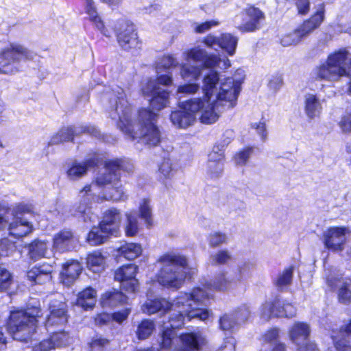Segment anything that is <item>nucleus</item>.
<instances>
[{"mask_svg":"<svg viewBox=\"0 0 351 351\" xmlns=\"http://www.w3.org/2000/svg\"><path fill=\"white\" fill-rule=\"evenodd\" d=\"M160 179H171L175 174L172 163L169 159L165 160L159 167Z\"/></svg>","mask_w":351,"mask_h":351,"instance_id":"51","label":"nucleus"},{"mask_svg":"<svg viewBox=\"0 0 351 351\" xmlns=\"http://www.w3.org/2000/svg\"><path fill=\"white\" fill-rule=\"evenodd\" d=\"M219 23L216 21H209L201 24H195L194 27L195 32L199 34L204 33L208 31L213 27L218 25Z\"/></svg>","mask_w":351,"mask_h":351,"instance_id":"63","label":"nucleus"},{"mask_svg":"<svg viewBox=\"0 0 351 351\" xmlns=\"http://www.w3.org/2000/svg\"><path fill=\"white\" fill-rule=\"evenodd\" d=\"M237 43V37L231 34L226 33L220 36V48L225 50L230 56L234 54Z\"/></svg>","mask_w":351,"mask_h":351,"instance_id":"41","label":"nucleus"},{"mask_svg":"<svg viewBox=\"0 0 351 351\" xmlns=\"http://www.w3.org/2000/svg\"><path fill=\"white\" fill-rule=\"evenodd\" d=\"M114 31L117 41L123 49L129 51L139 48L140 43L132 23L123 19L120 20L117 22Z\"/></svg>","mask_w":351,"mask_h":351,"instance_id":"11","label":"nucleus"},{"mask_svg":"<svg viewBox=\"0 0 351 351\" xmlns=\"http://www.w3.org/2000/svg\"><path fill=\"white\" fill-rule=\"evenodd\" d=\"M351 53L346 49H340L330 54L326 60L317 66L313 71L316 80L337 82L350 74Z\"/></svg>","mask_w":351,"mask_h":351,"instance_id":"6","label":"nucleus"},{"mask_svg":"<svg viewBox=\"0 0 351 351\" xmlns=\"http://www.w3.org/2000/svg\"><path fill=\"white\" fill-rule=\"evenodd\" d=\"M96 296V291L91 287H88L79 293L77 299V305L86 311L90 310L95 305Z\"/></svg>","mask_w":351,"mask_h":351,"instance_id":"32","label":"nucleus"},{"mask_svg":"<svg viewBox=\"0 0 351 351\" xmlns=\"http://www.w3.org/2000/svg\"><path fill=\"white\" fill-rule=\"evenodd\" d=\"M121 215L120 211L114 208L106 210L103 219L99 223L105 232H110L111 235L117 237L120 228Z\"/></svg>","mask_w":351,"mask_h":351,"instance_id":"20","label":"nucleus"},{"mask_svg":"<svg viewBox=\"0 0 351 351\" xmlns=\"http://www.w3.org/2000/svg\"><path fill=\"white\" fill-rule=\"evenodd\" d=\"M304 105L305 114L311 119L319 117L322 112V101L316 95L306 93L304 97Z\"/></svg>","mask_w":351,"mask_h":351,"instance_id":"27","label":"nucleus"},{"mask_svg":"<svg viewBox=\"0 0 351 351\" xmlns=\"http://www.w3.org/2000/svg\"><path fill=\"white\" fill-rule=\"evenodd\" d=\"M140 216L145 223L148 226L152 223V209L150 205V201L148 199H144L139 206Z\"/></svg>","mask_w":351,"mask_h":351,"instance_id":"49","label":"nucleus"},{"mask_svg":"<svg viewBox=\"0 0 351 351\" xmlns=\"http://www.w3.org/2000/svg\"><path fill=\"white\" fill-rule=\"evenodd\" d=\"M75 239L71 230H63L53 237V249L59 252L71 250L74 247Z\"/></svg>","mask_w":351,"mask_h":351,"instance_id":"25","label":"nucleus"},{"mask_svg":"<svg viewBox=\"0 0 351 351\" xmlns=\"http://www.w3.org/2000/svg\"><path fill=\"white\" fill-rule=\"evenodd\" d=\"M127 300V296L121 291H108L101 295L100 304L103 307L112 308L118 304L126 303Z\"/></svg>","mask_w":351,"mask_h":351,"instance_id":"31","label":"nucleus"},{"mask_svg":"<svg viewBox=\"0 0 351 351\" xmlns=\"http://www.w3.org/2000/svg\"><path fill=\"white\" fill-rule=\"evenodd\" d=\"M126 221L124 226L125 232L127 237H134L139 231V223L137 215L134 211H130L125 214Z\"/></svg>","mask_w":351,"mask_h":351,"instance_id":"39","label":"nucleus"},{"mask_svg":"<svg viewBox=\"0 0 351 351\" xmlns=\"http://www.w3.org/2000/svg\"><path fill=\"white\" fill-rule=\"evenodd\" d=\"M111 235L110 232H105L102 230L100 224L98 227H93L89 232L86 241L92 246H96L104 243L108 237Z\"/></svg>","mask_w":351,"mask_h":351,"instance_id":"36","label":"nucleus"},{"mask_svg":"<svg viewBox=\"0 0 351 351\" xmlns=\"http://www.w3.org/2000/svg\"><path fill=\"white\" fill-rule=\"evenodd\" d=\"M40 309L35 308L32 312L15 311L10 313L8 323V330L13 339L25 341L36 332L37 317L40 316Z\"/></svg>","mask_w":351,"mask_h":351,"instance_id":"9","label":"nucleus"},{"mask_svg":"<svg viewBox=\"0 0 351 351\" xmlns=\"http://www.w3.org/2000/svg\"><path fill=\"white\" fill-rule=\"evenodd\" d=\"M252 151L253 149L252 147H247L238 153L234 157L236 164L239 165H245L250 157Z\"/></svg>","mask_w":351,"mask_h":351,"instance_id":"59","label":"nucleus"},{"mask_svg":"<svg viewBox=\"0 0 351 351\" xmlns=\"http://www.w3.org/2000/svg\"><path fill=\"white\" fill-rule=\"evenodd\" d=\"M95 185L94 183L86 185L80 191L78 194L79 203L77 205H75V211L73 213L74 215L86 214L89 210L90 206L95 199L93 189Z\"/></svg>","mask_w":351,"mask_h":351,"instance_id":"23","label":"nucleus"},{"mask_svg":"<svg viewBox=\"0 0 351 351\" xmlns=\"http://www.w3.org/2000/svg\"><path fill=\"white\" fill-rule=\"evenodd\" d=\"M82 271V266L78 261H70L63 266L62 271V282L69 286L77 278Z\"/></svg>","mask_w":351,"mask_h":351,"instance_id":"29","label":"nucleus"},{"mask_svg":"<svg viewBox=\"0 0 351 351\" xmlns=\"http://www.w3.org/2000/svg\"><path fill=\"white\" fill-rule=\"evenodd\" d=\"M65 337L66 335L63 333L54 332L50 339L41 341L38 349L40 351H49L56 347L61 346L63 342L60 341V339Z\"/></svg>","mask_w":351,"mask_h":351,"instance_id":"43","label":"nucleus"},{"mask_svg":"<svg viewBox=\"0 0 351 351\" xmlns=\"http://www.w3.org/2000/svg\"><path fill=\"white\" fill-rule=\"evenodd\" d=\"M158 263L160 265L156 276L158 282L164 287L180 288L189 269L186 256L177 253L165 254L159 258Z\"/></svg>","mask_w":351,"mask_h":351,"instance_id":"4","label":"nucleus"},{"mask_svg":"<svg viewBox=\"0 0 351 351\" xmlns=\"http://www.w3.org/2000/svg\"><path fill=\"white\" fill-rule=\"evenodd\" d=\"M202 66L208 69H227L230 66V62L226 57L221 58L216 55H208L207 53Z\"/></svg>","mask_w":351,"mask_h":351,"instance_id":"37","label":"nucleus"},{"mask_svg":"<svg viewBox=\"0 0 351 351\" xmlns=\"http://www.w3.org/2000/svg\"><path fill=\"white\" fill-rule=\"evenodd\" d=\"M109 180H106L105 175L97 176L96 184L98 186L109 185L104 193L103 199L112 201H124L127 199L122 184L119 180V175L109 174Z\"/></svg>","mask_w":351,"mask_h":351,"instance_id":"14","label":"nucleus"},{"mask_svg":"<svg viewBox=\"0 0 351 351\" xmlns=\"http://www.w3.org/2000/svg\"><path fill=\"white\" fill-rule=\"evenodd\" d=\"M200 86L197 83H189L180 85L178 87L177 94H183L186 95H194L198 92Z\"/></svg>","mask_w":351,"mask_h":351,"instance_id":"55","label":"nucleus"},{"mask_svg":"<svg viewBox=\"0 0 351 351\" xmlns=\"http://www.w3.org/2000/svg\"><path fill=\"white\" fill-rule=\"evenodd\" d=\"M350 234L348 228L333 227L326 230L323 234L325 247L333 252L341 251L346 241V235Z\"/></svg>","mask_w":351,"mask_h":351,"instance_id":"16","label":"nucleus"},{"mask_svg":"<svg viewBox=\"0 0 351 351\" xmlns=\"http://www.w3.org/2000/svg\"><path fill=\"white\" fill-rule=\"evenodd\" d=\"M155 328L154 323L149 319L143 320L138 326L136 334L139 339L148 338Z\"/></svg>","mask_w":351,"mask_h":351,"instance_id":"47","label":"nucleus"},{"mask_svg":"<svg viewBox=\"0 0 351 351\" xmlns=\"http://www.w3.org/2000/svg\"><path fill=\"white\" fill-rule=\"evenodd\" d=\"M241 82L232 77H227L219 82V75L215 71H210L202 78V90L204 96L205 108H209L217 114L216 121L226 109H230L237 105L241 91Z\"/></svg>","mask_w":351,"mask_h":351,"instance_id":"3","label":"nucleus"},{"mask_svg":"<svg viewBox=\"0 0 351 351\" xmlns=\"http://www.w3.org/2000/svg\"><path fill=\"white\" fill-rule=\"evenodd\" d=\"M206 50L199 47H195L184 51L183 57L187 61L193 60L196 62H204V59L206 58Z\"/></svg>","mask_w":351,"mask_h":351,"instance_id":"46","label":"nucleus"},{"mask_svg":"<svg viewBox=\"0 0 351 351\" xmlns=\"http://www.w3.org/2000/svg\"><path fill=\"white\" fill-rule=\"evenodd\" d=\"M282 77L280 75L272 76L268 83L270 89L277 91L282 85Z\"/></svg>","mask_w":351,"mask_h":351,"instance_id":"64","label":"nucleus"},{"mask_svg":"<svg viewBox=\"0 0 351 351\" xmlns=\"http://www.w3.org/2000/svg\"><path fill=\"white\" fill-rule=\"evenodd\" d=\"M32 225L21 217H13V221L9 224V234L15 238L27 235L32 231Z\"/></svg>","mask_w":351,"mask_h":351,"instance_id":"28","label":"nucleus"},{"mask_svg":"<svg viewBox=\"0 0 351 351\" xmlns=\"http://www.w3.org/2000/svg\"><path fill=\"white\" fill-rule=\"evenodd\" d=\"M232 315L234 316L236 321L239 325L241 323L245 322L249 318L250 310L248 306L243 305Z\"/></svg>","mask_w":351,"mask_h":351,"instance_id":"57","label":"nucleus"},{"mask_svg":"<svg viewBox=\"0 0 351 351\" xmlns=\"http://www.w3.org/2000/svg\"><path fill=\"white\" fill-rule=\"evenodd\" d=\"M326 282L331 289H338L339 301L343 304L351 302V280H343L342 278L329 274L326 277Z\"/></svg>","mask_w":351,"mask_h":351,"instance_id":"19","label":"nucleus"},{"mask_svg":"<svg viewBox=\"0 0 351 351\" xmlns=\"http://www.w3.org/2000/svg\"><path fill=\"white\" fill-rule=\"evenodd\" d=\"M301 40L300 36L295 29L293 32L284 35L280 40V43L284 47H289L298 45Z\"/></svg>","mask_w":351,"mask_h":351,"instance_id":"53","label":"nucleus"},{"mask_svg":"<svg viewBox=\"0 0 351 351\" xmlns=\"http://www.w3.org/2000/svg\"><path fill=\"white\" fill-rule=\"evenodd\" d=\"M250 269L251 264L249 262H242L238 264L236 268L221 271L212 282L203 285V288L196 287L195 289H201L207 295L202 301L195 305L196 307L199 308V306L209 298L210 291H227L237 287L239 283L250 276Z\"/></svg>","mask_w":351,"mask_h":351,"instance_id":"7","label":"nucleus"},{"mask_svg":"<svg viewBox=\"0 0 351 351\" xmlns=\"http://www.w3.org/2000/svg\"><path fill=\"white\" fill-rule=\"evenodd\" d=\"M103 103L108 102L110 116L118 119V128L132 140L139 138L142 143L149 146H156L161 140V134L155 123L158 114L147 108H142L138 113V122L132 119L131 107L123 90L119 86L106 90L101 97Z\"/></svg>","mask_w":351,"mask_h":351,"instance_id":"1","label":"nucleus"},{"mask_svg":"<svg viewBox=\"0 0 351 351\" xmlns=\"http://www.w3.org/2000/svg\"><path fill=\"white\" fill-rule=\"evenodd\" d=\"M142 93L145 97H151L150 106L156 110H160L169 104V92L157 86L156 82L148 80L143 84Z\"/></svg>","mask_w":351,"mask_h":351,"instance_id":"13","label":"nucleus"},{"mask_svg":"<svg viewBox=\"0 0 351 351\" xmlns=\"http://www.w3.org/2000/svg\"><path fill=\"white\" fill-rule=\"evenodd\" d=\"M14 247V244L10 243L7 239L0 240V256H7Z\"/></svg>","mask_w":351,"mask_h":351,"instance_id":"62","label":"nucleus"},{"mask_svg":"<svg viewBox=\"0 0 351 351\" xmlns=\"http://www.w3.org/2000/svg\"><path fill=\"white\" fill-rule=\"evenodd\" d=\"M207 162V173L212 178L219 177L223 169V152L219 146H215L213 151L208 154Z\"/></svg>","mask_w":351,"mask_h":351,"instance_id":"21","label":"nucleus"},{"mask_svg":"<svg viewBox=\"0 0 351 351\" xmlns=\"http://www.w3.org/2000/svg\"><path fill=\"white\" fill-rule=\"evenodd\" d=\"M124 162L121 160H110L106 162L104 172L101 173L98 176L105 175L106 180H109V174H118L120 177L119 171L124 169Z\"/></svg>","mask_w":351,"mask_h":351,"instance_id":"44","label":"nucleus"},{"mask_svg":"<svg viewBox=\"0 0 351 351\" xmlns=\"http://www.w3.org/2000/svg\"><path fill=\"white\" fill-rule=\"evenodd\" d=\"M310 332V327L307 324L298 322H295L289 328V337L292 343L299 346V347H302V345L305 344L307 346L308 344L307 341Z\"/></svg>","mask_w":351,"mask_h":351,"instance_id":"22","label":"nucleus"},{"mask_svg":"<svg viewBox=\"0 0 351 351\" xmlns=\"http://www.w3.org/2000/svg\"><path fill=\"white\" fill-rule=\"evenodd\" d=\"M232 260V254L226 249L220 250L210 256L213 265H226Z\"/></svg>","mask_w":351,"mask_h":351,"instance_id":"48","label":"nucleus"},{"mask_svg":"<svg viewBox=\"0 0 351 351\" xmlns=\"http://www.w3.org/2000/svg\"><path fill=\"white\" fill-rule=\"evenodd\" d=\"M87 267L94 273H99L105 268L106 258L99 251L90 253L86 258Z\"/></svg>","mask_w":351,"mask_h":351,"instance_id":"34","label":"nucleus"},{"mask_svg":"<svg viewBox=\"0 0 351 351\" xmlns=\"http://www.w3.org/2000/svg\"><path fill=\"white\" fill-rule=\"evenodd\" d=\"M49 314L47 315L45 326H62L67 322V306L65 302L52 300L49 306Z\"/></svg>","mask_w":351,"mask_h":351,"instance_id":"18","label":"nucleus"},{"mask_svg":"<svg viewBox=\"0 0 351 351\" xmlns=\"http://www.w3.org/2000/svg\"><path fill=\"white\" fill-rule=\"evenodd\" d=\"M118 251L126 259L133 260L141 254L142 247L138 243H130L121 245Z\"/></svg>","mask_w":351,"mask_h":351,"instance_id":"38","label":"nucleus"},{"mask_svg":"<svg viewBox=\"0 0 351 351\" xmlns=\"http://www.w3.org/2000/svg\"><path fill=\"white\" fill-rule=\"evenodd\" d=\"M202 66L182 63L180 65V75L184 80H197L202 71Z\"/></svg>","mask_w":351,"mask_h":351,"instance_id":"35","label":"nucleus"},{"mask_svg":"<svg viewBox=\"0 0 351 351\" xmlns=\"http://www.w3.org/2000/svg\"><path fill=\"white\" fill-rule=\"evenodd\" d=\"M219 327L223 331L233 332L237 330L239 324L232 314H226L219 319Z\"/></svg>","mask_w":351,"mask_h":351,"instance_id":"45","label":"nucleus"},{"mask_svg":"<svg viewBox=\"0 0 351 351\" xmlns=\"http://www.w3.org/2000/svg\"><path fill=\"white\" fill-rule=\"evenodd\" d=\"M293 267L292 266L285 269L280 273L274 281L278 289L283 290L289 286L292 282Z\"/></svg>","mask_w":351,"mask_h":351,"instance_id":"42","label":"nucleus"},{"mask_svg":"<svg viewBox=\"0 0 351 351\" xmlns=\"http://www.w3.org/2000/svg\"><path fill=\"white\" fill-rule=\"evenodd\" d=\"M179 65V62L176 58L173 55L167 54L164 55L159 59L156 65L157 72L159 73V70L162 68L171 69L175 68Z\"/></svg>","mask_w":351,"mask_h":351,"instance_id":"50","label":"nucleus"},{"mask_svg":"<svg viewBox=\"0 0 351 351\" xmlns=\"http://www.w3.org/2000/svg\"><path fill=\"white\" fill-rule=\"evenodd\" d=\"M339 126L344 132L351 131V107L348 108L339 122Z\"/></svg>","mask_w":351,"mask_h":351,"instance_id":"60","label":"nucleus"},{"mask_svg":"<svg viewBox=\"0 0 351 351\" xmlns=\"http://www.w3.org/2000/svg\"><path fill=\"white\" fill-rule=\"evenodd\" d=\"M52 267L49 265L34 267L27 273L28 279L36 284H44L51 279Z\"/></svg>","mask_w":351,"mask_h":351,"instance_id":"26","label":"nucleus"},{"mask_svg":"<svg viewBox=\"0 0 351 351\" xmlns=\"http://www.w3.org/2000/svg\"><path fill=\"white\" fill-rule=\"evenodd\" d=\"M138 267L134 264L123 265L114 272V280L120 282V288L127 293H134L138 287L136 278Z\"/></svg>","mask_w":351,"mask_h":351,"instance_id":"15","label":"nucleus"},{"mask_svg":"<svg viewBox=\"0 0 351 351\" xmlns=\"http://www.w3.org/2000/svg\"><path fill=\"white\" fill-rule=\"evenodd\" d=\"M197 114L202 123L212 124L216 121L217 114L205 108L201 98L191 99L180 104V109L171 112L170 119L176 127L186 128L195 121Z\"/></svg>","mask_w":351,"mask_h":351,"instance_id":"5","label":"nucleus"},{"mask_svg":"<svg viewBox=\"0 0 351 351\" xmlns=\"http://www.w3.org/2000/svg\"><path fill=\"white\" fill-rule=\"evenodd\" d=\"M240 18L242 22L237 28L241 32H253L261 28L265 16L259 8L250 6L242 11Z\"/></svg>","mask_w":351,"mask_h":351,"instance_id":"12","label":"nucleus"},{"mask_svg":"<svg viewBox=\"0 0 351 351\" xmlns=\"http://www.w3.org/2000/svg\"><path fill=\"white\" fill-rule=\"evenodd\" d=\"M351 334V319L341 326L339 335H332L336 351H351V342L343 337V333Z\"/></svg>","mask_w":351,"mask_h":351,"instance_id":"30","label":"nucleus"},{"mask_svg":"<svg viewBox=\"0 0 351 351\" xmlns=\"http://www.w3.org/2000/svg\"><path fill=\"white\" fill-rule=\"evenodd\" d=\"M324 10L323 8H320L308 20L305 21L295 29L301 39L307 37L317 29L324 21Z\"/></svg>","mask_w":351,"mask_h":351,"instance_id":"24","label":"nucleus"},{"mask_svg":"<svg viewBox=\"0 0 351 351\" xmlns=\"http://www.w3.org/2000/svg\"><path fill=\"white\" fill-rule=\"evenodd\" d=\"M206 294L199 289H193L189 293H181L173 302L165 298H148L142 305L143 313L152 315L157 312L165 313L170 311L169 321L162 324V346L169 348L176 336L175 329L182 327L185 317L189 320L198 318L206 321L210 317V312L206 309L196 307L198 302L202 301Z\"/></svg>","mask_w":351,"mask_h":351,"instance_id":"2","label":"nucleus"},{"mask_svg":"<svg viewBox=\"0 0 351 351\" xmlns=\"http://www.w3.org/2000/svg\"><path fill=\"white\" fill-rule=\"evenodd\" d=\"M47 245L45 241L35 240L28 246L29 255L32 259L38 260L46 256Z\"/></svg>","mask_w":351,"mask_h":351,"instance_id":"40","label":"nucleus"},{"mask_svg":"<svg viewBox=\"0 0 351 351\" xmlns=\"http://www.w3.org/2000/svg\"><path fill=\"white\" fill-rule=\"evenodd\" d=\"M13 283L11 274L6 269L0 268V291H7Z\"/></svg>","mask_w":351,"mask_h":351,"instance_id":"52","label":"nucleus"},{"mask_svg":"<svg viewBox=\"0 0 351 351\" xmlns=\"http://www.w3.org/2000/svg\"><path fill=\"white\" fill-rule=\"evenodd\" d=\"M85 9L86 14L89 16L90 21L94 23L97 29L106 36H109L103 21L97 14V8L93 0H85Z\"/></svg>","mask_w":351,"mask_h":351,"instance_id":"33","label":"nucleus"},{"mask_svg":"<svg viewBox=\"0 0 351 351\" xmlns=\"http://www.w3.org/2000/svg\"><path fill=\"white\" fill-rule=\"evenodd\" d=\"M280 337V330L277 328H274L269 330L264 335V341L269 344V347L271 346L275 342H279Z\"/></svg>","mask_w":351,"mask_h":351,"instance_id":"58","label":"nucleus"},{"mask_svg":"<svg viewBox=\"0 0 351 351\" xmlns=\"http://www.w3.org/2000/svg\"><path fill=\"white\" fill-rule=\"evenodd\" d=\"M98 156L94 154L82 162L74 160L66 165V175L69 180L75 181L86 175L88 171L97 165Z\"/></svg>","mask_w":351,"mask_h":351,"instance_id":"17","label":"nucleus"},{"mask_svg":"<svg viewBox=\"0 0 351 351\" xmlns=\"http://www.w3.org/2000/svg\"><path fill=\"white\" fill-rule=\"evenodd\" d=\"M296 314V308L291 304L280 298L274 301H266L260 308V316L264 321H268L272 317H293Z\"/></svg>","mask_w":351,"mask_h":351,"instance_id":"10","label":"nucleus"},{"mask_svg":"<svg viewBox=\"0 0 351 351\" xmlns=\"http://www.w3.org/2000/svg\"><path fill=\"white\" fill-rule=\"evenodd\" d=\"M33 210L32 204L21 203L12 208V215L14 217H21L23 214L32 213Z\"/></svg>","mask_w":351,"mask_h":351,"instance_id":"56","label":"nucleus"},{"mask_svg":"<svg viewBox=\"0 0 351 351\" xmlns=\"http://www.w3.org/2000/svg\"><path fill=\"white\" fill-rule=\"evenodd\" d=\"M89 344L93 349H101L109 344V340L101 336L96 335L92 339Z\"/></svg>","mask_w":351,"mask_h":351,"instance_id":"61","label":"nucleus"},{"mask_svg":"<svg viewBox=\"0 0 351 351\" xmlns=\"http://www.w3.org/2000/svg\"><path fill=\"white\" fill-rule=\"evenodd\" d=\"M36 54L23 45L12 42L0 49V74L15 75L21 71V62L31 61Z\"/></svg>","mask_w":351,"mask_h":351,"instance_id":"8","label":"nucleus"},{"mask_svg":"<svg viewBox=\"0 0 351 351\" xmlns=\"http://www.w3.org/2000/svg\"><path fill=\"white\" fill-rule=\"evenodd\" d=\"M227 240L226 234L219 232H213L208 237V243L213 247L226 243Z\"/></svg>","mask_w":351,"mask_h":351,"instance_id":"54","label":"nucleus"}]
</instances>
